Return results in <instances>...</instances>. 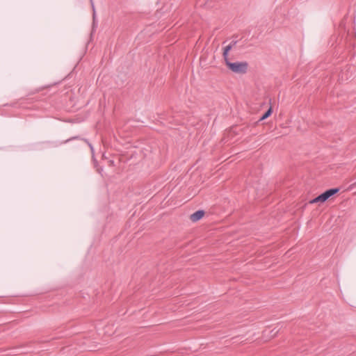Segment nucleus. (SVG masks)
<instances>
[{
	"label": "nucleus",
	"instance_id": "nucleus-2",
	"mask_svg": "<svg viewBox=\"0 0 356 356\" xmlns=\"http://www.w3.org/2000/svg\"><path fill=\"white\" fill-rule=\"evenodd\" d=\"M204 215V211L203 210H198L197 211H195V213H193L191 216V220L193 221V222H196L199 220H200Z\"/></svg>",
	"mask_w": 356,
	"mask_h": 356
},
{
	"label": "nucleus",
	"instance_id": "nucleus-6",
	"mask_svg": "<svg viewBox=\"0 0 356 356\" xmlns=\"http://www.w3.org/2000/svg\"><path fill=\"white\" fill-rule=\"evenodd\" d=\"M309 202V204H314V203H318V202L323 203L324 202L323 201L321 195H319L317 197H316L315 198L311 200Z\"/></svg>",
	"mask_w": 356,
	"mask_h": 356
},
{
	"label": "nucleus",
	"instance_id": "nucleus-5",
	"mask_svg": "<svg viewBox=\"0 0 356 356\" xmlns=\"http://www.w3.org/2000/svg\"><path fill=\"white\" fill-rule=\"evenodd\" d=\"M272 113V108H269L259 118V121H262L268 118Z\"/></svg>",
	"mask_w": 356,
	"mask_h": 356
},
{
	"label": "nucleus",
	"instance_id": "nucleus-8",
	"mask_svg": "<svg viewBox=\"0 0 356 356\" xmlns=\"http://www.w3.org/2000/svg\"><path fill=\"white\" fill-rule=\"evenodd\" d=\"M320 195H321V198H322V200H323V201L324 202L327 200V198H326V197H325V194L323 193H321Z\"/></svg>",
	"mask_w": 356,
	"mask_h": 356
},
{
	"label": "nucleus",
	"instance_id": "nucleus-9",
	"mask_svg": "<svg viewBox=\"0 0 356 356\" xmlns=\"http://www.w3.org/2000/svg\"><path fill=\"white\" fill-rule=\"evenodd\" d=\"M237 43V41L236 40H233L229 44L232 45V47H233L234 46H235Z\"/></svg>",
	"mask_w": 356,
	"mask_h": 356
},
{
	"label": "nucleus",
	"instance_id": "nucleus-4",
	"mask_svg": "<svg viewBox=\"0 0 356 356\" xmlns=\"http://www.w3.org/2000/svg\"><path fill=\"white\" fill-rule=\"evenodd\" d=\"M232 47L230 44L226 46L224 48L222 56H223L225 61L229 60V58H228V54H229V51L232 49Z\"/></svg>",
	"mask_w": 356,
	"mask_h": 356
},
{
	"label": "nucleus",
	"instance_id": "nucleus-3",
	"mask_svg": "<svg viewBox=\"0 0 356 356\" xmlns=\"http://www.w3.org/2000/svg\"><path fill=\"white\" fill-rule=\"evenodd\" d=\"M339 191V188H332L325 191V192H323V193L325 194L326 198H327L328 200L330 197L337 194Z\"/></svg>",
	"mask_w": 356,
	"mask_h": 356
},
{
	"label": "nucleus",
	"instance_id": "nucleus-1",
	"mask_svg": "<svg viewBox=\"0 0 356 356\" xmlns=\"http://www.w3.org/2000/svg\"><path fill=\"white\" fill-rule=\"evenodd\" d=\"M225 63L228 69L236 74H244L248 72V63L246 61L232 63L227 60Z\"/></svg>",
	"mask_w": 356,
	"mask_h": 356
},
{
	"label": "nucleus",
	"instance_id": "nucleus-7",
	"mask_svg": "<svg viewBox=\"0 0 356 356\" xmlns=\"http://www.w3.org/2000/svg\"><path fill=\"white\" fill-rule=\"evenodd\" d=\"M78 138V137H73V138H71L67 139V140H65V141L61 142V143H60V144L66 143L69 142L70 140H73V139H76V138Z\"/></svg>",
	"mask_w": 356,
	"mask_h": 356
}]
</instances>
